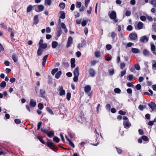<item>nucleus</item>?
I'll use <instances>...</instances> for the list:
<instances>
[{
    "mask_svg": "<svg viewBox=\"0 0 156 156\" xmlns=\"http://www.w3.org/2000/svg\"><path fill=\"white\" fill-rule=\"evenodd\" d=\"M68 141L69 142V144L73 148H74L75 145L70 140H68Z\"/></svg>",
    "mask_w": 156,
    "mask_h": 156,
    "instance_id": "nucleus-40",
    "label": "nucleus"
},
{
    "mask_svg": "<svg viewBox=\"0 0 156 156\" xmlns=\"http://www.w3.org/2000/svg\"><path fill=\"white\" fill-rule=\"evenodd\" d=\"M58 71V69H53L51 71V73L53 75H54L56 72Z\"/></svg>",
    "mask_w": 156,
    "mask_h": 156,
    "instance_id": "nucleus-46",
    "label": "nucleus"
},
{
    "mask_svg": "<svg viewBox=\"0 0 156 156\" xmlns=\"http://www.w3.org/2000/svg\"><path fill=\"white\" fill-rule=\"evenodd\" d=\"M73 38L71 36L69 37L67 41V43L66 45L67 47H69L71 44L72 43Z\"/></svg>",
    "mask_w": 156,
    "mask_h": 156,
    "instance_id": "nucleus-9",
    "label": "nucleus"
},
{
    "mask_svg": "<svg viewBox=\"0 0 156 156\" xmlns=\"http://www.w3.org/2000/svg\"><path fill=\"white\" fill-rule=\"evenodd\" d=\"M152 69L153 70H156V61L152 60Z\"/></svg>",
    "mask_w": 156,
    "mask_h": 156,
    "instance_id": "nucleus-17",
    "label": "nucleus"
},
{
    "mask_svg": "<svg viewBox=\"0 0 156 156\" xmlns=\"http://www.w3.org/2000/svg\"><path fill=\"white\" fill-rule=\"evenodd\" d=\"M114 91L116 93L120 94L121 92V90L119 88H116L114 89Z\"/></svg>",
    "mask_w": 156,
    "mask_h": 156,
    "instance_id": "nucleus-30",
    "label": "nucleus"
},
{
    "mask_svg": "<svg viewBox=\"0 0 156 156\" xmlns=\"http://www.w3.org/2000/svg\"><path fill=\"white\" fill-rule=\"evenodd\" d=\"M143 24L141 22H139L137 25V27L139 30L142 29L143 27Z\"/></svg>",
    "mask_w": 156,
    "mask_h": 156,
    "instance_id": "nucleus-21",
    "label": "nucleus"
},
{
    "mask_svg": "<svg viewBox=\"0 0 156 156\" xmlns=\"http://www.w3.org/2000/svg\"><path fill=\"white\" fill-rule=\"evenodd\" d=\"M150 4L153 5L154 7L156 8V1H155L152 0L151 1Z\"/></svg>",
    "mask_w": 156,
    "mask_h": 156,
    "instance_id": "nucleus-34",
    "label": "nucleus"
},
{
    "mask_svg": "<svg viewBox=\"0 0 156 156\" xmlns=\"http://www.w3.org/2000/svg\"><path fill=\"white\" fill-rule=\"evenodd\" d=\"M119 113L122 115H125L126 112H123L122 110H120L119 112Z\"/></svg>",
    "mask_w": 156,
    "mask_h": 156,
    "instance_id": "nucleus-51",
    "label": "nucleus"
},
{
    "mask_svg": "<svg viewBox=\"0 0 156 156\" xmlns=\"http://www.w3.org/2000/svg\"><path fill=\"white\" fill-rule=\"evenodd\" d=\"M146 108V105H140L139 106V108L141 110H143V109L144 108Z\"/></svg>",
    "mask_w": 156,
    "mask_h": 156,
    "instance_id": "nucleus-42",
    "label": "nucleus"
},
{
    "mask_svg": "<svg viewBox=\"0 0 156 156\" xmlns=\"http://www.w3.org/2000/svg\"><path fill=\"white\" fill-rule=\"evenodd\" d=\"M137 90H140L141 88V86L140 84H137L136 86Z\"/></svg>",
    "mask_w": 156,
    "mask_h": 156,
    "instance_id": "nucleus-64",
    "label": "nucleus"
},
{
    "mask_svg": "<svg viewBox=\"0 0 156 156\" xmlns=\"http://www.w3.org/2000/svg\"><path fill=\"white\" fill-rule=\"evenodd\" d=\"M106 48L107 50H110L112 48V46L110 44H107L106 46Z\"/></svg>",
    "mask_w": 156,
    "mask_h": 156,
    "instance_id": "nucleus-54",
    "label": "nucleus"
},
{
    "mask_svg": "<svg viewBox=\"0 0 156 156\" xmlns=\"http://www.w3.org/2000/svg\"><path fill=\"white\" fill-rule=\"evenodd\" d=\"M36 105V101L35 100L31 99L30 100V105L31 107H34Z\"/></svg>",
    "mask_w": 156,
    "mask_h": 156,
    "instance_id": "nucleus-7",
    "label": "nucleus"
},
{
    "mask_svg": "<svg viewBox=\"0 0 156 156\" xmlns=\"http://www.w3.org/2000/svg\"><path fill=\"white\" fill-rule=\"evenodd\" d=\"M35 6H37V12H39L44 9V6L42 5H36Z\"/></svg>",
    "mask_w": 156,
    "mask_h": 156,
    "instance_id": "nucleus-6",
    "label": "nucleus"
},
{
    "mask_svg": "<svg viewBox=\"0 0 156 156\" xmlns=\"http://www.w3.org/2000/svg\"><path fill=\"white\" fill-rule=\"evenodd\" d=\"M108 14L111 19L116 20V13L115 11H113L110 13L109 12Z\"/></svg>",
    "mask_w": 156,
    "mask_h": 156,
    "instance_id": "nucleus-2",
    "label": "nucleus"
},
{
    "mask_svg": "<svg viewBox=\"0 0 156 156\" xmlns=\"http://www.w3.org/2000/svg\"><path fill=\"white\" fill-rule=\"evenodd\" d=\"M48 133V136L49 137H51V136L52 135H53V134H54V133L52 131H51L48 133Z\"/></svg>",
    "mask_w": 156,
    "mask_h": 156,
    "instance_id": "nucleus-58",
    "label": "nucleus"
},
{
    "mask_svg": "<svg viewBox=\"0 0 156 156\" xmlns=\"http://www.w3.org/2000/svg\"><path fill=\"white\" fill-rule=\"evenodd\" d=\"M153 30L156 32V23H154L152 25Z\"/></svg>",
    "mask_w": 156,
    "mask_h": 156,
    "instance_id": "nucleus-55",
    "label": "nucleus"
},
{
    "mask_svg": "<svg viewBox=\"0 0 156 156\" xmlns=\"http://www.w3.org/2000/svg\"><path fill=\"white\" fill-rule=\"evenodd\" d=\"M33 8V6L31 5H29L28 6L27 8V12L29 13L32 11Z\"/></svg>",
    "mask_w": 156,
    "mask_h": 156,
    "instance_id": "nucleus-13",
    "label": "nucleus"
},
{
    "mask_svg": "<svg viewBox=\"0 0 156 156\" xmlns=\"http://www.w3.org/2000/svg\"><path fill=\"white\" fill-rule=\"evenodd\" d=\"M135 67L137 70H139L140 69V66L138 64H136L135 65Z\"/></svg>",
    "mask_w": 156,
    "mask_h": 156,
    "instance_id": "nucleus-53",
    "label": "nucleus"
},
{
    "mask_svg": "<svg viewBox=\"0 0 156 156\" xmlns=\"http://www.w3.org/2000/svg\"><path fill=\"white\" fill-rule=\"evenodd\" d=\"M41 122H39L37 124V130H39L41 127V126L42 124Z\"/></svg>",
    "mask_w": 156,
    "mask_h": 156,
    "instance_id": "nucleus-56",
    "label": "nucleus"
},
{
    "mask_svg": "<svg viewBox=\"0 0 156 156\" xmlns=\"http://www.w3.org/2000/svg\"><path fill=\"white\" fill-rule=\"evenodd\" d=\"M131 14V12L129 10H127L125 13V15L127 16H129Z\"/></svg>",
    "mask_w": 156,
    "mask_h": 156,
    "instance_id": "nucleus-47",
    "label": "nucleus"
},
{
    "mask_svg": "<svg viewBox=\"0 0 156 156\" xmlns=\"http://www.w3.org/2000/svg\"><path fill=\"white\" fill-rule=\"evenodd\" d=\"M38 107L40 109H41L43 108V105L42 104L39 103L38 105Z\"/></svg>",
    "mask_w": 156,
    "mask_h": 156,
    "instance_id": "nucleus-49",
    "label": "nucleus"
},
{
    "mask_svg": "<svg viewBox=\"0 0 156 156\" xmlns=\"http://www.w3.org/2000/svg\"><path fill=\"white\" fill-rule=\"evenodd\" d=\"M43 50L40 48H39L37 52V56H41L42 54Z\"/></svg>",
    "mask_w": 156,
    "mask_h": 156,
    "instance_id": "nucleus-11",
    "label": "nucleus"
},
{
    "mask_svg": "<svg viewBox=\"0 0 156 156\" xmlns=\"http://www.w3.org/2000/svg\"><path fill=\"white\" fill-rule=\"evenodd\" d=\"M47 144L48 147H51L53 145V143L52 142H49L47 143Z\"/></svg>",
    "mask_w": 156,
    "mask_h": 156,
    "instance_id": "nucleus-44",
    "label": "nucleus"
},
{
    "mask_svg": "<svg viewBox=\"0 0 156 156\" xmlns=\"http://www.w3.org/2000/svg\"><path fill=\"white\" fill-rule=\"evenodd\" d=\"M71 97V94L70 93H68L66 94V98L68 100H70Z\"/></svg>",
    "mask_w": 156,
    "mask_h": 156,
    "instance_id": "nucleus-38",
    "label": "nucleus"
},
{
    "mask_svg": "<svg viewBox=\"0 0 156 156\" xmlns=\"http://www.w3.org/2000/svg\"><path fill=\"white\" fill-rule=\"evenodd\" d=\"M14 121L15 123L17 124H19L21 122L20 120L19 119H15Z\"/></svg>",
    "mask_w": 156,
    "mask_h": 156,
    "instance_id": "nucleus-50",
    "label": "nucleus"
},
{
    "mask_svg": "<svg viewBox=\"0 0 156 156\" xmlns=\"http://www.w3.org/2000/svg\"><path fill=\"white\" fill-rule=\"evenodd\" d=\"M53 140L57 143H58L59 141V139L56 136H55L53 138Z\"/></svg>",
    "mask_w": 156,
    "mask_h": 156,
    "instance_id": "nucleus-43",
    "label": "nucleus"
},
{
    "mask_svg": "<svg viewBox=\"0 0 156 156\" xmlns=\"http://www.w3.org/2000/svg\"><path fill=\"white\" fill-rule=\"evenodd\" d=\"M45 5H50L51 3V0H45Z\"/></svg>",
    "mask_w": 156,
    "mask_h": 156,
    "instance_id": "nucleus-33",
    "label": "nucleus"
},
{
    "mask_svg": "<svg viewBox=\"0 0 156 156\" xmlns=\"http://www.w3.org/2000/svg\"><path fill=\"white\" fill-rule=\"evenodd\" d=\"M151 51H152L153 53L155 51L156 48L155 45L153 44H151Z\"/></svg>",
    "mask_w": 156,
    "mask_h": 156,
    "instance_id": "nucleus-26",
    "label": "nucleus"
},
{
    "mask_svg": "<svg viewBox=\"0 0 156 156\" xmlns=\"http://www.w3.org/2000/svg\"><path fill=\"white\" fill-rule=\"evenodd\" d=\"M46 110L47 111L50 115H54V113L48 107H47L46 108Z\"/></svg>",
    "mask_w": 156,
    "mask_h": 156,
    "instance_id": "nucleus-23",
    "label": "nucleus"
},
{
    "mask_svg": "<svg viewBox=\"0 0 156 156\" xmlns=\"http://www.w3.org/2000/svg\"><path fill=\"white\" fill-rule=\"evenodd\" d=\"M125 66V63L124 62L120 64V67L121 69L124 68Z\"/></svg>",
    "mask_w": 156,
    "mask_h": 156,
    "instance_id": "nucleus-61",
    "label": "nucleus"
},
{
    "mask_svg": "<svg viewBox=\"0 0 156 156\" xmlns=\"http://www.w3.org/2000/svg\"><path fill=\"white\" fill-rule=\"evenodd\" d=\"M58 91L59 92L60 96H62L65 94V90L63 89V88L62 86L59 87H58Z\"/></svg>",
    "mask_w": 156,
    "mask_h": 156,
    "instance_id": "nucleus-4",
    "label": "nucleus"
},
{
    "mask_svg": "<svg viewBox=\"0 0 156 156\" xmlns=\"http://www.w3.org/2000/svg\"><path fill=\"white\" fill-rule=\"evenodd\" d=\"M59 14H60L59 17L62 19H64L65 17V13L63 11H61L59 12Z\"/></svg>",
    "mask_w": 156,
    "mask_h": 156,
    "instance_id": "nucleus-15",
    "label": "nucleus"
},
{
    "mask_svg": "<svg viewBox=\"0 0 156 156\" xmlns=\"http://www.w3.org/2000/svg\"><path fill=\"white\" fill-rule=\"evenodd\" d=\"M87 21L86 20H84L82 22V23H81V24H82V25L83 26H85V25H86V23H87Z\"/></svg>",
    "mask_w": 156,
    "mask_h": 156,
    "instance_id": "nucleus-60",
    "label": "nucleus"
},
{
    "mask_svg": "<svg viewBox=\"0 0 156 156\" xmlns=\"http://www.w3.org/2000/svg\"><path fill=\"white\" fill-rule=\"evenodd\" d=\"M142 139L145 141H148L149 140L148 138L146 136H142Z\"/></svg>",
    "mask_w": 156,
    "mask_h": 156,
    "instance_id": "nucleus-39",
    "label": "nucleus"
},
{
    "mask_svg": "<svg viewBox=\"0 0 156 156\" xmlns=\"http://www.w3.org/2000/svg\"><path fill=\"white\" fill-rule=\"evenodd\" d=\"M74 15L75 17H78L80 16L79 13L77 12H74Z\"/></svg>",
    "mask_w": 156,
    "mask_h": 156,
    "instance_id": "nucleus-57",
    "label": "nucleus"
},
{
    "mask_svg": "<svg viewBox=\"0 0 156 156\" xmlns=\"http://www.w3.org/2000/svg\"><path fill=\"white\" fill-rule=\"evenodd\" d=\"M134 78L133 75H130L127 77V80L129 81H131Z\"/></svg>",
    "mask_w": 156,
    "mask_h": 156,
    "instance_id": "nucleus-35",
    "label": "nucleus"
},
{
    "mask_svg": "<svg viewBox=\"0 0 156 156\" xmlns=\"http://www.w3.org/2000/svg\"><path fill=\"white\" fill-rule=\"evenodd\" d=\"M149 52L146 49H144V50L143 51V54L145 56L148 55H149Z\"/></svg>",
    "mask_w": 156,
    "mask_h": 156,
    "instance_id": "nucleus-32",
    "label": "nucleus"
},
{
    "mask_svg": "<svg viewBox=\"0 0 156 156\" xmlns=\"http://www.w3.org/2000/svg\"><path fill=\"white\" fill-rule=\"evenodd\" d=\"M86 43L85 41H83L81 44H80L78 45V47L79 48H82L86 45Z\"/></svg>",
    "mask_w": 156,
    "mask_h": 156,
    "instance_id": "nucleus-20",
    "label": "nucleus"
},
{
    "mask_svg": "<svg viewBox=\"0 0 156 156\" xmlns=\"http://www.w3.org/2000/svg\"><path fill=\"white\" fill-rule=\"evenodd\" d=\"M148 105L152 111H156V105L154 102L151 101Z\"/></svg>",
    "mask_w": 156,
    "mask_h": 156,
    "instance_id": "nucleus-3",
    "label": "nucleus"
},
{
    "mask_svg": "<svg viewBox=\"0 0 156 156\" xmlns=\"http://www.w3.org/2000/svg\"><path fill=\"white\" fill-rule=\"evenodd\" d=\"M123 120L124 127L126 129L129 128L131 126V123L129 122L128 118L124 116L123 117Z\"/></svg>",
    "mask_w": 156,
    "mask_h": 156,
    "instance_id": "nucleus-1",
    "label": "nucleus"
},
{
    "mask_svg": "<svg viewBox=\"0 0 156 156\" xmlns=\"http://www.w3.org/2000/svg\"><path fill=\"white\" fill-rule=\"evenodd\" d=\"M95 56L97 58H99L101 55V52L99 51H96L95 52Z\"/></svg>",
    "mask_w": 156,
    "mask_h": 156,
    "instance_id": "nucleus-27",
    "label": "nucleus"
},
{
    "mask_svg": "<svg viewBox=\"0 0 156 156\" xmlns=\"http://www.w3.org/2000/svg\"><path fill=\"white\" fill-rule=\"evenodd\" d=\"M59 7L62 9H64L65 7V4L63 2L59 4Z\"/></svg>",
    "mask_w": 156,
    "mask_h": 156,
    "instance_id": "nucleus-36",
    "label": "nucleus"
},
{
    "mask_svg": "<svg viewBox=\"0 0 156 156\" xmlns=\"http://www.w3.org/2000/svg\"><path fill=\"white\" fill-rule=\"evenodd\" d=\"M78 120L80 122H83L84 121L85 119L83 117H79L77 118Z\"/></svg>",
    "mask_w": 156,
    "mask_h": 156,
    "instance_id": "nucleus-25",
    "label": "nucleus"
},
{
    "mask_svg": "<svg viewBox=\"0 0 156 156\" xmlns=\"http://www.w3.org/2000/svg\"><path fill=\"white\" fill-rule=\"evenodd\" d=\"M48 56V55H46L44 56L42 58V64L43 66H44L47 59Z\"/></svg>",
    "mask_w": 156,
    "mask_h": 156,
    "instance_id": "nucleus-14",
    "label": "nucleus"
},
{
    "mask_svg": "<svg viewBox=\"0 0 156 156\" xmlns=\"http://www.w3.org/2000/svg\"><path fill=\"white\" fill-rule=\"evenodd\" d=\"M62 74L61 71L58 72L56 74L55 77L56 78L58 79Z\"/></svg>",
    "mask_w": 156,
    "mask_h": 156,
    "instance_id": "nucleus-28",
    "label": "nucleus"
},
{
    "mask_svg": "<svg viewBox=\"0 0 156 156\" xmlns=\"http://www.w3.org/2000/svg\"><path fill=\"white\" fill-rule=\"evenodd\" d=\"M58 43L56 41H54L52 42L51 46L53 48H55L57 46Z\"/></svg>",
    "mask_w": 156,
    "mask_h": 156,
    "instance_id": "nucleus-22",
    "label": "nucleus"
},
{
    "mask_svg": "<svg viewBox=\"0 0 156 156\" xmlns=\"http://www.w3.org/2000/svg\"><path fill=\"white\" fill-rule=\"evenodd\" d=\"M78 76H74L73 78V81L75 82H76L78 81Z\"/></svg>",
    "mask_w": 156,
    "mask_h": 156,
    "instance_id": "nucleus-52",
    "label": "nucleus"
},
{
    "mask_svg": "<svg viewBox=\"0 0 156 156\" xmlns=\"http://www.w3.org/2000/svg\"><path fill=\"white\" fill-rule=\"evenodd\" d=\"M51 31V28L50 27H47L46 29V31L47 33H49Z\"/></svg>",
    "mask_w": 156,
    "mask_h": 156,
    "instance_id": "nucleus-63",
    "label": "nucleus"
},
{
    "mask_svg": "<svg viewBox=\"0 0 156 156\" xmlns=\"http://www.w3.org/2000/svg\"><path fill=\"white\" fill-rule=\"evenodd\" d=\"M148 40V38L146 36H144L142 37L140 40V41L141 42H147Z\"/></svg>",
    "mask_w": 156,
    "mask_h": 156,
    "instance_id": "nucleus-5",
    "label": "nucleus"
},
{
    "mask_svg": "<svg viewBox=\"0 0 156 156\" xmlns=\"http://www.w3.org/2000/svg\"><path fill=\"white\" fill-rule=\"evenodd\" d=\"M12 58L15 62H17V57L15 55H14L12 56Z\"/></svg>",
    "mask_w": 156,
    "mask_h": 156,
    "instance_id": "nucleus-45",
    "label": "nucleus"
},
{
    "mask_svg": "<svg viewBox=\"0 0 156 156\" xmlns=\"http://www.w3.org/2000/svg\"><path fill=\"white\" fill-rule=\"evenodd\" d=\"M79 67H76L74 71V76H78L79 75Z\"/></svg>",
    "mask_w": 156,
    "mask_h": 156,
    "instance_id": "nucleus-12",
    "label": "nucleus"
},
{
    "mask_svg": "<svg viewBox=\"0 0 156 156\" xmlns=\"http://www.w3.org/2000/svg\"><path fill=\"white\" fill-rule=\"evenodd\" d=\"M131 50L132 52L135 54L138 53L140 52V50L136 48H132Z\"/></svg>",
    "mask_w": 156,
    "mask_h": 156,
    "instance_id": "nucleus-18",
    "label": "nucleus"
},
{
    "mask_svg": "<svg viewBox=\"0 0 156 156\" xmlns=\"http://www.w3.org/2000/svg\"><path fill=\"white\" fill-rule=\"evenodd\" d=\"M89 73L90 76L93 77L95 74V72L94 70L92 69H90L89 70Z\"/></svg>",
    "mask_w": 156,
    "mask_h": 156,
    "instance_id": "nucleus-10",
    "label": "nucleus"
},
{
    "mask_svg": "<svg viewBox=\"0 0 156 156\" xmlns=\"http://www.w3.org/2000/svg\"><path fill=\"white\" fill-rule=\"evenodd\" d=\"M81 5V3L80 2H77L76 7L78 8H80Z\"/></svg>",
    "mask_w": 156,
    "mask_h": 156,
    "instance_id": "nucleus-37",
    "label": "nucleus"
},
{
    "mask_svg": "<svg viewBox=\"0 0 156 156\" xmlns=\"http://www.w3.org/2000/svg\"><path fill=\"white\" fill-rule=\"evenodd\" d=\"M47 45L46 44H43L41 45L40 46H39V48H41L45 49L47 48Z\"/></svg>",
    "mask_w": 156,
    "mask_h": 156,
    "instance_id": "nucleus-31",
    "label": "nucleus"
},
{
    "mask_svg": "<svg viewBox=\"0 0 156 156\" xmlns=\"http://www.w3.org/2000/svg\"><path fill=\"white\" fill-rule=\"evenodd\" d=\"M129 37L132 40H136L137 38V35L135 34L132 33L130 34Z\"/></svg>",
    "mask_w": 156,
    "mask_h": 156,
    "instance_id": "nucleus-8",
    "label": "nucleus"
},
{
    "mask_svg": "<svg viewBox=\"0 0 156 156\" xmlns=\"http://www.w3.org/2000/svg\"><path fill=\"white\" fill-rule=\"evenodd\" d=\"M126 69H124L121 71L120 74H119V76L120 77H122L124 76L126 73Z\"/></svg>",
    "mask_w": 156,
    "mask_h": 156,
    "instance_id": "nucleus-24",
    "label": "nucleus"
},
{
    "mask_svg": "<svg viewBox=\"0 0 156 156\" xmlns=\"http://www.w3.org/2000/svg\"><path fill=\"white\" fill-rule=\"evenodd\" d=\"M90 0H85V6L86 7H87L88 3Z\"/></svg>",
    "mask_w": 156,
    "mask_h": 156,
    "instance_id": "nucleus-48",
    "label": "nucleus"
},
{
    "mask_svg": "<svg viewBox=\"0 0 156 156\" xmlns=\"http://www.w3.org/2000/svg\"><path fill=\"white\" fill-rule=\"evenodd\" d=\"M75 8V5L74 4H72L70 7V10L72 11H73L74 9Z\"/></svg>",
    "mask_w": 156,
    "mask_h": 156,
    "instance_id": "nucleus-59",
    "label": "nucleus"
},
{
    "mask_svg": "<svg viewBox=\"0 0 156 156\" xmlns=\"http://www.w3.org/2000/svg\"><path fill=\"white\" fill-rule=\"evenodd\" d=\"M6 85V83L5 81L2 82L0 85V87L4 88Z\"/></svg>",
    "mask_w": 156,
    "mask_h": 156,
    "instance_id": "nucleus-41",
    "label": "nucleus"
},
{
    "mask_svg": "<svg viewBox=\"0 0 156 156\" xmlns=\"http://www.w3.org/2000/svg\"><path fill=\"white\" fill-rule=\"evenodd\" d=\"M84 91L88 93L91 90V87L89 85H87L84 87Z\"/></svg>",
    "mask_w": 156,
    "mask_h": 156,
    "instance_id": "nucleus-16",
    "label": "nucleus"
},
{
    "mask_svg": "<svg viewBox=\"0 0 156 156\" xmlns=\"http://www.w3.org/2000/svg\"><path fill=\"white\" fill-rule=\"evenodd\" d=\"M62 28L64 30V31L65 33H67L68 31V30L66 28L65 25L63 23H62L61 24Z\"/></svg>",
    "mask_w": 156,
    "mask_h": 156,
    "instance_id": "nucleus-19",
    "label": "nucleus"
},
{
    "mask_svg": "<svg viewBox=\"0 0 156 156\" xmlns=\"http://www.w3.org/2000/svg\"><path fill=\"white\" fill-rule=\"evenodd\" d=\"M109 74L110 75H112L114 73V70L113 69H110L108 70Z\"/></svg>",
    "mask_w": 156,
    "mask_h": 156,
    "instance_id": "nucleus-29",
    "label": "nucleus"
},
{
    "mask_svg": "<svg viewBox=\"0 0 156 156\" xmlns=\"http://www.w3.org/2000/svg\"><path fill=\"white\" fill-rule=\"evenodd\" d=\"M133 29L132 27L130 25L128 26L127 27V30H128L130 31L132 30Z\"/></svg>",
    "mask_w": 156,
    "mask_h": 156,
    "instance_id": "nucleus-62",
    "label": "nucleus"
}]
</instances>
